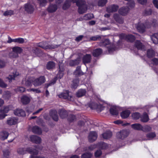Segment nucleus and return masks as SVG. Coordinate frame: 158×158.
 <instances>
[{
  "mask_svg": "<svg viewBox=\"0 0 158 158\" xmlns=\"http://www.w3.org/2000/svg\"><path fill=\"white\" fill-rule=\"evenodd\" d=\"M128 133L126 130H123L117 133V136L118 139L123 140L126 138L128 135Z\"/></svg>",
  "mask_w": 158,
  "mask_h": 158,
  "instance_id": "8",
  "label": "nucleus"
},
{
  "mask_svg": "<svg viewBox=\"0 0 158 158\" xmlns=\"http://www.w3.org/2000/svg\"><path fill=\"white\" fill-rule=\"evenodd\" d=\"M102 154V152L100 150L97 151L94 153L95 156L96 157H98L100 156Z\"/></svg>",
  "mask_w": 158,
  "mask_h": 158,
  "instance_id": "61",
  "label": "nucleus"
},
{
  "mask_svg": "<svg viewBox=\"0 0 158 158\" xmlns=\"http://www.w3.org/2000/svg\"><path fill=\"white\" fill-rule=\"evenodd\" d=\"M145 14L147 15H151L152 13V10L151 9L146 10L144 11Z\"/></svg>",
  "mask_w": 158,
  "mask_h": 158,
  "instance_id": "64",
  "label": "nucleus"
},
{
  "mask_svg": "<svg viewBox=\"0 0 158 158\" xmlns=\"http://www.w3.org/2000/svg\"><path fill=\"white\" fill-rule=\"evenodd\" d=\"M109 40L108 39H106L104 41L100 44L99 45L100 46H105L109 44H110Z\"/></svg>",
  "mask_w": 158,
  "mask_h": 158,
  "instance_id": "51",
  "label": "nucleus"
},
{
  "mask_svg": "<svg viewBox=\"0 0 158 158\" xmlns=\"http://www.w3.org/2000/svg\"><path fill=\"white\" fill-rule=\"evenodd\" d=\"M113 18L116 22L118 24H122L123 23V20L118 14H114L113 15Z\"/></svg>",
  "mask_w": 158,
  "mask_h": 158,
  "instance_id": "13",
  "label": "nucleus"
},
{
  "mask_svg": "<svg viewBox=\"0 0 158 158\" xmlns=\"http://www.w3.org/2000/svg\"><path fill=\"white\" fill-rule=\"evenodd\" d=\"M79 83V80L78 79H76L73 80L72 84V86L74 88H76L78 86Z\"/></svg>",
  "mask_w": 158,
  "mask_h": 158,
  "instance_id": "43",
  "label": "nucleus"
},
{
  "mask_svg": "<svg viewBox=\"0 0 158 158\" xmlns=\"http://www.w3.org/2000/svg\"><path fill=\"white\" fill-rule=\"evenodd\" d=\"M12 49L13 52H15L18 54L21 53L23 51V49L17 46L13 47Z\"/></svg>",
  "mask_w": 158,
  "mask_h": 158,
  "instance_id": "33",
  "label": "nucleus"
},
{
  "mask_svg": "<svg viewBox=\"0 0 158 158\" xmlns=\"http://www.w3.org/2000/svg\"><path fill=\"white\" fill-rule=\"evenodd\" d=\"M130 114L129 110H127L122 112L120 114L121 117L123 118H125L129 117Z\"/></svg>",
  "mask_w": 158,
  "mask_h": 158,
  "instance_id": "27",
  "label": "nucleus"
},
{
  "mask_svg": "<svg viewBox=\"0 0 158 158\" xmlns=\"http://www.w3.org/2000/svg\"><path fill=\"white\" fill-rule=\"evenodd\" d=\"M127 4L131 8H133L135 6V3L133 1H129Z\"/></svg>",
  "mask_w": 158,
  "mask_h": 158,
  "instance_id": "58",
  "label": "nucleus"
},
{
  "mask_svg": "<svg viewBox=\"0 0 158 158\" xmlns=\"http://www.w3.org/2000/svg\"><path fill=\"white\" fill-rule=\"evenodd\" d=\"M31 141L36 143H40L41 141V138L37 136L32 135L30 137Z\"/></svg>",
  "mask_w": 158,
  "mask_h": 158,
  "instance_id": "12",
  "label": "nucleus"
},
{
  "mask_svg": "<svg viewBox=\"0 0 158 158\" xmlns=\"http://www.w3.org/2000/svg\"><path fill=\"white\" fill-rule=\"evenodd\" d=\"M129 10V8L127 7H123L120 8L119 10V13L123 15H125L127 14Z\"/></svg>",
  "mask_w": 158,
  "mask_h": 158,
  "instance_id": "18",
  "label": "nucleus"
},
{
  "mask_svg": "<svg viewBox=\"0 0 158 158\" xmlns=\"http://www.w3.org/2000/svg\"><path fill=\"white\" fill-rule=\"evenodd\" d=\"M3 158H9V154L10 153V152L6 150L5 151H3Z\"/></svg>",
  "mask_w": 158,
  "mask_h": 158,
  "instance_id": "55",
  "label": "nucleus"
},
{
  "mask_svg": "<svg viewBox=\"0 0 158 158\" xmlns=\"http://www.w3.org/2000/svg\"><path fill=\"white\" fill-rule=\"evenodd\" d=\"M57 6L55 4H50L47 8L48 11L50 13L55 12L57 9Z\"/></svg>",
  "mask_w": 158,
  "mask_h": 158,
  "instance_id": "20",
  "label": "nucleus"
},
{
  "mask_svg": "<svg viewBox=\"0 0 158 158\" xmlns=\"http://www.w3.org/2000/svg\"><path fill=\"white\" fill-rule=\"evenodd\" d=\"M149 118L148 116L146 113H144L141 117L140 120L143 123H146L148 121Z\"/></svg>",
  "mask_w": 158,
  "mask_h": 158,
  "instance_id": "29",
  "label": "nucleus"
},
{
  "mask_svg": "<svg viewBox=\"0 0 158 158\" xmlns=\"http://www.w3.org/2000/svg\"><path fill=\"white\" fill-rule=\"evenodd\" d=\"M14 14V11L12 10H8L5 11L3 13L4 15L5 16L11 15Z\"/></svg>",
  "mask_w": 158,
  "mask_h": 158,
  "instance_id": "50",
  "label": "nucleus"
},
{
  "mask_svg": "<svg viewBox=\"0 0 158 158\" xmlns=\"http://www.w3.org/2000/svg\"><path fill=\"white\" fill-rule=\"evenodd\" d=\"M59 114L60 117L62 118H66L68 115V113L67 111L63 110H60Z\"/></svg>",
  "mask_w": 158,
  "mask_h": 158,
  "instance_id": "34",
  "label": "nucleus"
},
{
  "mask_svg": "<svg viewBox=\"0 0 158 158\" xmlns=\"http://www.w3.org/2000/svg\"><path fill=\"white\" fill-rule=\"evenodd\" d=\"M107 0H99L98 2V5L99 6H103L107 3Z\"/></svg>",
  "mask_w": 158,
  "mask_h": 158,
  "instance_id": "42",
  "label": "nucleus"
},
{
  "mask_svg": "<svg viewBox=\"0 0 158 158\" xmlns=\"http://www.w3.org/2000/svg\"><path fill=\"white\" fill-rule=\"evenodd\" d=\"M50 113L51 116L54 121H57L58 120V117L56 111L52 110Z\"/></svg>",
  "mask_w": 158,
  "mask_h": 158,
  "instance_id": "22",
  "label": "nucleus"
},
{
  "mask_svg": "<svg viewBox=\"0 0 158 158\" xmlns=\"http://www.w3.org/2000/svg\"><path fill=\"white\" fill-rule=\"evenodd\" d=\"M32 131L34 133L38 135H40L42 133L41 129L37 126L33 127L32 129Z\"/></svg>",
  "mask_w": 158,
  "mask_h": 158,
  "instance_id": "26",
  "label": "nucleus"
},
{
  "mask_svg": "<svg viewBox=\"0 0 158 158\" xmlns=\"http://www.w3.org/2000/svg\"><path fill=\"white\" fill-rule=\"evenodd\" d=\"M151 128L150 126L146 125L144 127L142 126L141 131L144 132H147L151 131Z\"/></svg>",
  "mask_w": 158,
  "mask_h": 158,
  "instance_id": "47",
  "label": "nucleus"
},
{
  "mask_svg": "<svg viewBox=\"0 0 158 158\" xmlns=\"http://www.w3.org/2000/svg\"><path fill=\"white\" fill-rule=\"evenodd\" d=\"M115 50V47L114 45H112L111 47L108 48V51L110 53H111Z\"/></svg>",
  "mask_w": 158,
  "mask_h": 158,
  "instance_id": "60",
  "label": "nucleus"
},
{
  "mask_svg": "<svg viewBox=\"0 0 158 158\" xmlns=\"http://www.w3.org/2000/svg\"><path fill=\"white\" fill-rule=\"evenodd\" d=\"M56 64L53 61H49L48 62L46 66V68L48 70H50L54 69L55 67Z\"/></svg>",
  "mask_w": 158,
  "mask_h": 158,
  "instance_id": "21",
  "label": "nucleus"
},
{
  "mask_svg": "<svg viewBox=\"0 0 158 158\" xmlns=\"http://www.w3.org/2000/svg\"><path fill=\"white\" fill-rule=\"evenodd\" d=\"M7 86V85L3 82L2 80L0 78V87L2 88H5Z\"/></svg>",
  "mask_w": 158,
  "mask_h": 158,
  "instance_id": "59",
  "label": "nucleus"
},
{
  "mask_svg": "<svg viewBox=\"0 0 158 158\" xmlns=\"http://www.w3.org/2000/svg\"><path fill=\"white\" fill-rule=\"evenodd\" d=\"M74 74L76 76L83 75V73L81 70V67L78 66L76 68V69L74 72Z\"/></svg>",
  "mask_w": 158,
  "mask_h": 158,
  "instance_id": "32",
  "label": "nucleus"
},
{
  "mask_svg": "<svg viewBox=\"0 0 158 158\" xmlns=\"http://www.w3.org/2000/svg\"><path fill=\"white\" fill-rule=\"evenodd\" d=\"M110 113L113 115H117L118 113V108L115 106L111 107L110 109Z\"/></svg>",
  "mask_w": 158,
  "mask_h": 158,
  "instance_id": "19",
  "label": "nucleus"
},
{
  "mask_svg": "<svg viewBox=\"0 0 158 158\" xmlns=\"http://www.w3.org/2000/svg\"><path fill=\"white\" fill-rule=\"evenodd\" d=\"M24 9L26 11L30 13H32L34 10L33 6L30 3H27L24 5Z\"/></svg>",
  "mask_w": 158,
  "mask_h": 158,
  "instance_id": "11",
  "label": "nucleus"
},
{
  "mask_svg": "<svg viewBox=\"0 0 158 158\" xmlns=\"http://www.w3.org/2000/svg\"><path fill=\"white\" fill-rule=\"evenodd\" d=\"M18 153L19 154L23 155L27 152L33 155H37L38 154V151L35 149H34L31 147L27 148H19L17 150Z\"/></svg>",
  "mask_w": 158,
  "mask_h": 158,
  "instance_id": "2",
  "label": "nucleus"
},
{
  "mask_svg": "<svg viewBox=\"0 0 158 158\" xmlns=\"http://www.w3.org/2000/svg\"><path fill=\"white\" fill-rule=\"evenodd\" d=\"M102 52V50L101 48H97L93 50L92 53L93 55L95 57H98L100 55Z\"/></svg>",
  "mask_w": 158,
  "mask_h": 158,
  "instance_id": "17",
  "label": "nucleus"
},
{
  "mask_svg": "<svg viewBox=\"0 0 158 158\" xmlns=\"http://www.w3.org/2000/svg\"><path fill=\"white\" fill-rule=\"evenodd\" d=\"M93 17V15L92 14H88L85 15L83 17V19L88 20L92 19Z\"/></svg>",
  "mask_w": 158,
  "mask_h": 158,
  "instance_id": "41",
  "label": "nucleus"
},
{
  "mask_svg": "<svg viewBox=\"0 0 158 158\" xmlns=\"http://www.w3.org/2000/svg\"><path fill=\"white\" fill-rule=\"evenodd\" d=\"M151 38L154 44H158V33H155L152 35Z\"/></svg>",
  "mask_w": 158,
  "mask_h": 158,
  "instance_id": "31",
  "label": "nucleus"
},
{
  "mask_svg": "<svg viewBox=\"0 0 158 158\" xmlns=\"http://www.w3.org/2000/svg\"><path fill=\"white\" fill-rule=\"evenodd\" d=\"M18 120L15 117H12L8 118L7 120V124L9 125L15 124L17 122Z\"/></svg>",
  "mask_w": 158,
  "mask_h": 158,
  "instance_id": "15",
  "label": "nucleus"
},
{
  "mask_svg": "<svg viewBox=\"0 0 158 158\" xmlns=\"http://www.w3.org/2000/svg\"><path fill=\"white\" fill-rule=\"evenodd\" d=\"M146 27V28H150L152 26V24L151 22H149L148 21H147L145 23V25H144Z\"/></svg>",
  "mask_w": 158,
  "mask_h": 158,
  "instance_id": "63",
  "label": "nucleus"
},
{
  "mask_svg": "<svg viewBox=\"0 0 158 158\" xmlns=\"http://www.w3.org/2000/svg\"><path fill=\"white\" fill-rule=\"evenodd\" d=\"M155 136L156 134L153 132L149 133L147 135V137L148 140L152 139Z\"/></svg>",
  "mask_w": 158,
  "mask_h": 158,
  "instance_id": "48",
  "label": "nucleus"
},
{
  "mask_svg": "<svg viewBox=\"0 0 158 158\" xmlns=\"http://www.w3.org/2000/svg\"><path fill=\"white\" fill-rule=\"evenodd\" d=\"M14 113L15 115L19 116H24L25 115V111L20 109H17L14 111Z\"/></svg>",
  "mask_w": 158,
  "mask_h": 158,
  "instance_id": "16",
  "label": "nucleus"
},
{
  "mask_svg": "<svg viewBox=\"0 0 158 158\" xmlns=\"http://www.w3.org/2000/svg\"><path fill=\"white\" fill-rule=\"evenodd\" d=\"M120 37L121 39H125L128 41L133 42L135 39V37L131 35H127L124 34H122L120 35Z\"/></svg>",
  "mask_w": 158,
  "mask_h": 158,
  "instance_id": "7",
  "label": "nucleus"
},
{
  "mask_svg": "<svg viewBox=\"0 0 158 158\" xmlns=\"http://www.w3.org/2000/svg\"><path fill=\"white\" fill-rule=\"evenodd\" d=\"M135 46L137 49L142 50L144 48V46L139 40H136L135 42Z\"/></svg>",
  "mask_w": 158,
  "mask_h": 158,
  "instance_id": "23",
  "label": "nucleus"
},
{
  "mask_svg": "<svg viewBox=\"0 0 158 158\" xmlns=\"http://www.w3.org/2000/svg\"><path fill=\"white\" fill-rule=\"evenodd\" d=\"M118 8V5L112 4L108 6L106 8V11L108 13H113L116 11Z\"/></svg>",
  "mask_w": 158,
  "mask_h": 158,
  "instance_id": "9",
  "label": "nucleus"
},
{
  "mask_svg": "<svg viewBox=\"0 0 158 158\" xmlns=\"http://www.w3.org/2000/svg\"><path fill=\"white\" fill-rule=\"evenodd\" d=\"M9 133L6 131H3L0 133L1 138L3 140L6 139Z\"/></svg>",
  "mask_w": 158,
  "mask_h": 158,
  "instance_id": "37",
  "label": "nucleus"
},
{
  "mask_svg": "<svg viewBox=\"0 0 158 158\" xmlns=\"http://www.w3.org/2000/svg\"><path fill=\"white\" fill-rule=\"evenodd\" d=\"M69 93L68 91L66 90L59 94L58 96L60 98L67 99L69 101H72L73 99V98Z\"/></svg>",
  "mask_w": 158,
  "mask_h": 158,
  "instance_id": "5",
  "label": "nucleus"
},
{
  "mask_svg": "<svg viewBox=\"0 0 158 158\" xmlns=\"http://www.w3.org/2000/svg\"><path fill=\"white\" fill-rule=\"evenodd\" d=\"M140 117V115L139 113L135 112L133 113L132 114V118L135 120L139 119Z\"/></svg>",
  "mask_w": 158,
  "mask_h": 158,
  "instance_id": "45",
  "label": "nucleus"
},
{
  "mask_svg": "<svg viewBox=\"0 0 158 158\" xmlns=\"http://www.w3.org/2000/svg\"><path fill=\"white\" fill-rule=\"evenodd\" d=\"M92 56L90 54H86L82 58V61L85 64L89 63L91 60Z\"/></svg>",
  "mask_w": 158,
  "mask_h": 158,
  "instance_id": "14",
  "label": "nucleus"
},
{
  "mask_svg": "<svg viewBox=\"0 0 158 158\" xmlns=\"http://www.w3.org/2000/svg\"><path fill=\"white\" fill-rule=\"evenodd\" d=\"M101 38V36L99 35H97L95 36H92L90 38V41H96L98 40Z\"/></svg>",
  "mask_w": 158,
  "mask_h": 158,
  "instance_id": "49",
  "label": "nucleus"
},
{
  "mask_svg": "<svg viewBox=\"0 0 158 158\" xmlns=\"http://www.w3.org/2000/svg\"><path fill=\"white\" fill-rule=\"evenodd\" d=\"M37 46L40 47L44 49H51L57 48L59 46L58 45H50L46 42H42L39 43Z\"/></svg>",
  "mask_w": 158,
  "mask_h": 158,
  "instance_id": "3",
  "label": "nucleus"
},
{
  "mask_svg": "<svg viewBox=\"0 0 158 158\" xmlns=\"http://www.w3.org/2000/svg\"><path fill=\"white\" fill-rule=\"evenodd\" d=\"M151 22V23L152 26H153V27H156L158 24V22L156 20V19H153L152 20Z\"/></svg>",
  "mask_w": 158,
  "mask_h": 158,
  "instance_id": "62",
  "label": "nucleus"
},
{
  "mask_svg": "<svg viewBox=\"0 0 158 158\" xmlns=\"http://www.w3.org/2000/svg\"><path fill=\"white\" fill-rule=\"evenodd\" d=\"M92 154L90 153H86L83 154L81 156V158H91Z\"/></svg>",
  "mask_w": 158,
  "mask_h": 158,
  "instance_id": "52",
  "label": "nucleus"
},
{
  "mask_svg": "<svg viewBox=\"0 0 158 158\" xmlns=\"http://www.w3.org/2000/svg\"><path fill=\"white\" fill-rule=\"evenodd\" d=\"M155 53L154 50L152 49H150L147 51V55L148 57L151 58L155 55Z\"/></svg>",
  "mask_w": 158,
  "mask_h": 158,
  "instance_id": "40",
  "label": "nucleus"
},
{
  "mask_svg": "<svg viewBox=\"0 0 158 158\" xmlns=\"http://www.w3.org/2000/svg\"><path fill=\"white\" fill-rule=\"evenodd\" d=\"M9 110V109L8 107H5L3 110H0V113L3 114H4L5 113H7Z\"/></svg>",
  "mask_w": 158,
  "mask_h": 158,
  "instance_id": "54",
  "label": "nucleus"
},
{
  "mask_svg": "<svg viewBox=\"0 0 158 158\" xmlns=\"http://www.w3.org/2000/svg\"><path fill=\"white\" fill-rule=\"evenodd\" d=\"M71 2L69 0H67L63 5L62 8L64 10L68 9L70 5Z\"/></svg>",
  "mask_w": 158,
  "mask_h": 158,
  "instance_id": "39",
  "label": "nucleus"
},
{
  "mask_svg": "<svg viewBox=\"0 0 158 158\" xmlns=\"http://www.w3.org/2000/svg\"><path fill=\"white\" fill-rule=\"evenodd\" d=\"M30 98L26 95L23 96L21 98V102L23 104H27L30 102Z\"/></svg>",
  "mask_w": 158,
  "mask_h": 158,
  "instance_id": "25",
  "label": "nucleus"
},
{
  "mask_svg": "<svg viewBox=\"0 0 158 158\" xmlns=\"http://www.w3.org/2000/svg\"><path fill=\"white\" fill-rule=\"evenodd\" d=\"M131 126L132 128L135 130L141 131L142 126L139 123H136L132 124Z\"/></svg>",
  "mask_w": 158,
  "mask_h": 158,
  "instance_id": "24",
  "label": "nucleus"
},
{
  "mask_svg": "<svg viewBox=\"0 0 158 158\" xmlns=\"http://www.w3.org/2000/svg\"><path fill=\"white\" fill-rule=\"evenodd\" d=\"M19 75V73L18 72L16 71H15L13 72L12 75H9L8 77L10 81L12 80H14L15 78L17 77Z\"/></svg>",
  "mask_w": 158,
  "mask_h": 158,
  "instance_id": "36",
  "label": "nucleus"
},
{
  "mask_svg": "<svg viewBox=\"0 0 158 158\" xmlns=\"http://www.w3.org/2000/svg\"><path fill=\"white\" fill-rule=\"evenodd\" d=\"M80 62V60L77 59L74 60H71L70 61L69 64L71 66H74L77 65Z\"/></svg>",
  "mask_w": 158,
  "mask_h": 158,
  "instance_id": "35",
  "label": "nucleus"
},
{
  "mask_svg": "<svg viewBox=\"0 0 158 158\" xmlns=\"http://www.w3.org/2000/svg\"><path fill=\"white\" fill-rule=\"evenodd\" d=\"M33 81L34 79L32 78H28L26 81L25 85L27 86H31L32 83H33Z\"/></svg>",
  "mask_w": 158,
  "mask_h": 158,
  "instance_id": "38",
  "label": "nucleus"
},
{
  "mask_svg": "<svg viewBox=\"0 0 158 158\" xmlns=\"http://www.w3.org/2000/svg\"><path fill=\"white\" fill-rule=\"evenodd\" d=\"M97 134L95 131L90 132L88 136V139L89 142H92L95 140L97 138Z\"/></svg>",
  "mask_w": 158,
  "mask_h": 158,
  "instance_id": "10",
  "label": "nucleus"
},
{
  "mask_svg": "<svg viewBox=\"0 0 158 158\" xmlns=\"http://www.w3.org/2000/svg\"><path fill=\"white\" fill-rule=\"evenodd\" d=\"M9 56L10 58H15L19 57V55L16 52L12 51L9 53Z\"/></svg>",
  "mask_w": 158,
  "mask_h": 158,
  "instance_id": "46",
  "label": "nucleus"
},
{
  "mask_svg": "<svg viewBox=\"0 0 158 158\" xmlns=\"http://www.w3.org/2000/svg\"><path fill=\"white\" fill-rule=\"evenodd\" d=\"M73 3H76L78 7V12L80 14H83L86 12L87 10L86 2L84 0H72Z\"/></svg>",
  "mask_w": 158,
  "mask_h": 158,
  "instance_id": "1",
  "label": "nucleus"
},
{
  "mask_svg": "<svg viewBox=\"0 0 158 158\" xmlns=\"http://www.w3.org/2000/svg\"><path fill=\"white\" fill-rule=\"evenodd\" d=\"M112 135V132L110 131H106L102 134L103 137L105 139H107L110 138Z\"/></svg>",
  "mask_w": 158,
  "mask_h": 158,
  "instance_id": "30",
  "label": "nucleus"
},
{
  "mask_svg": "<svg viewBox=\"0 0 158 158\" xmlns=\"http://www.w3.org/2000/svg\"><path fill=\"white\" fill-rule=\"evenodd\" d=\"M45 81V78L44 76H42L34 80L33 85L35 87L40 86L44 83Z\"/></svg>",
  "mask_w": 158,
  "mask_h": 158,
  "instance_id": "4",
  "label": "nucleus"
},
{
  "mask_svg": "<svg viewBox=\"0 0 158 158\" xmlns=\"http://www.w3.org/2000/svg\"><path fill=\"white\" fill-rule=\"evenodd\" d=\"M38 1L41 6H45L47 2V0H38Z\"/></svg>",
  "mask_w": 158,
  "mask_h": 158,
  "instance_id": "53",
  "label": "nucleus"
},
{
  "mask_svg": "<svg viewBox=\"0 0 158 158\" xmlns=\"http://www.w3.org/2000/svg\"><path fill=\"white\" fill-rule=\"evenodd\" d=\"M10 97V94L9 92H6L3 95V97L6 99H9Z\"/></svg>",
  "mask_w": 158,
  "mask_h": 158,
  "instance_id": "56",
  "label": "nucleus"
},
{
  "mask_svg": "<svg viewBox=\"0 0 158 158\" xmlns=\"http://www.w3.org/2000/svg\"><path fill=\"white\" fill-rule=\"evenodd\" d=\"M56 80L57 79L56 78H54V79L52 80L50 83L48 84H46L45 85V87L47 88L49 86H51L52 85H53L56 83Z\"/></svg>",
  "mask_w": 158,
  "mask_h": 158,
  "instance_id": "44",
  "label": "nucleus"
},
{
  "mask_svg": "<svg viewBox=\"0 0 158 158\" xmlns=\"http://www.w3.org/2000/svg\"><path fill=\"white\" fill-rule=\"evenodd\" d=\"M29 91H33L36 93H40L41 92V90L39 89H35L34 88L31 89H29Z\"/></svg>",
  "mask_w": 158,
  "mask_h": 158,
  "instance_id": "57",
  "label": "nucleus"
},
{
  "mask_svg": "<svg viewBox=\"0 0 158 158\" xmlns=\"http://www.w3.org/2000/svg\"><path fill=\"white\" fill-rule=\"evenodd\" d=\"M135 27L137 30L140 33H143L145 31L146 27L143 23L141 22L136 24Z\"/></svg>",
  "mask_w": 158,
  "mask_h": 158,
  "instance_id": "6",
  "label": "nucleus"
},
{
  "mask_svg": "<svg viewBox=\"0 0 158 158\" xmlns=\"http://www.w3.org/2000/svg\"><path fill=\"white\" fill-rule=\"evenodd\" d=\"M86 91L85 89H81L79 90L76 93L78 97H81L85 95Z\"/></svg>",
  "mask_w": 158,
  "mask_h": 158,
  "instance_id": "28",
  "label": "nucleus"
}]
</instances>
